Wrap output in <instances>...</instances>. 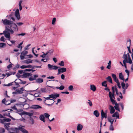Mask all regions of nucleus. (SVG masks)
<instances>
[{"label": "nucleus", "instance_id": "obj_1", "mask_svg": "<svg viewBox=\"0 0 133 133\" xmlns=\"http://www.w3.org/2000/svg\"><path fill=\"white\" fill-rule=\"evenodd\" d=\"M5 28V30L4 31V33L5 37L8 38V40H10V34H13L14 31L17 32L18 30V26L16 23L13 22L9 28H8L7 26H6Z\"/></svg>", "mask_w": 133, "mask_h": 133}, {"label": "nucleus", "instance_id": "obj_2", "mask_svg": "<svg viewBox=\"0 0 133 133\" xmlns=\"http://www.w3.org/2000/svg\"><path fill=\"white\" fill-rule=\"evenodd\" d=\"M10 125V123L4 124L5 128L9 132L11 131L17 132V130L19 129L23 133H28V132L27 130L23 128V127H24V126H20L18 128H10L9 126Z\"/></svg>", "mask_w": 133, "mask_h": 133}, {"label": "nucleus", "instance_id": "obj_3", "mask_svg": "<svg viewBox=\"0 0 133 133\" xmlns=\"http://www.w3.org/2000/svg\"><path fill=\"white\" fill-rule=\"evenodd\" d=\"M59 94H51L49 95V96L47 97H44V98L46 99L45 100V102L47 99H50L51 100L53 101L54 99H55L57 98L59 96Z\"/></svg>", "mask_w": 133, "mask_h": 133}, {"label": "nucleus", "instance_id": "obj_4", "mask_svg": "<svg viewBox=\"0 0 133 133\" xmlns=\"http://www.w3.org/2000/svg\"><path fill=\"white\" fill-rule=\"evenodd\" d=\"M111 76L114 81L117 83V85L118 88L120 89L121 88V86L120 85V83L118 79L117 78L116 75L114 74H112Z\"/></svg>", "mask_w": 133, "mask_h": 133}, {"label": "nucleus", "instance_id": "obj_5", "mask_svg": "<svg viewBox=\"0 0 133 133\" xmlns=\"http://www.w3.org/2000/svg\"><path fill=\"white\" fill-rule=\"evenodd\" d=\"M111 76L114 81L117 83V85L118 88L120 89L121 88V86L120 85V83L118 79L117 78L116 75L114 74H112Z\"/></svg>", "mask_w": 133, "mask_h": 133}, {"label": "nucleus", "instance_id": "obj_6", "mask_svg": "<svg viewBox=\"0 0 133 133\" xmlns=\"http://www.w3.org/2000/svg\"><path fill=\"white\" fill-rule=\"evenodd\" d=\"M2 21L3 24L5 25H11L13 22L12 21L7 19H5L4 20L2 19Z\"/></svg>", "mask_w": 133, "mask_h": 133}, {"label": "nucleus", "instance_id": "obj_7", "mask_svg": "<svg viewBox=\"0 0 133 133\" xmlns=\"http://www.w3.org/2000/svg\"><path fill=\"white\" fill-rule=\"evenodd\" d=\"M15 16L18 20L20 19V16L18 9H17L15 12Z\"/></svg>", "mask_w": 133, "mask_h": 133}, {"label": "nucleus", "instance_id": "obj_8", "mask_svg": "<svg viewBox=\"0 0 133 133\" xmlns=\"http://www.w3.org/2000/svg\"><path fill=\"white\" fill-rule=\"evenodd\" d=\"M19 114L22 115H26L29 116L30 117L32 116L34 114L32 112H29L25 111H23L22 112L20 113Z\"/></svg>", "mask_w": 133, "mask_h": 133}, {"label": "nucleus", "instance_id": "obj_9", "mask_svg": "<svg viewBox=\"0 0 133 133\" xmlns=\"http://www.w3.org/2000/svg\"><path fill=\"white\" fill-rule=\"evenodd\" d=\"M48 67L49 69L50 70H56L58 68V67L55 65H51L49 64L48 65Z\"/></svg>", "mask_w": 133, "mask_h": 133}, {"label": "nucleus", "instance_id": "obj_10", "mask_svg": "<svg viewBox=\"0 0 133 133\" xmlns=\"http://www.w3.org/2000/svg\"><path fill=\"white\" fill-rule=\"evenodd\" d=\"M30 108L32 109L37 110L42 108V107L38 105H33L30 107Z\"/></svg>", "mask_w": 133, "mask_h": 133}, {"label": "nucleus", "instance_id": "obj_11", "mask_svg": "<svg viewBox=\"0 0 133 133\" xmlns=\"http://www.w3.org/2000/svg\"><path fill=\"white\" fill-rule=\"evenodd\" d=\"M121 85L123 89H127L129 87V84L128 83H126L125 84L123 82H122L121 83Z\"/></svg>", "mask_w": 133, "mask_h": 133}, {"label": "nucleus", "instance_id": "obj_12", "mask_svg": "<svg viewBox=\"0 0 133 133\" xmlns=\"http://www.w3.org/2000/svg\"><path fill=\"white\" fill-rule=\"evenodd\" d=\"M101 118L102 120L104 118H107V114L104 113L103 110H101Z\"/></svg>", "mask_w": 133, "mask_h": 133}, {"label": "nucleus", "instance_id": "obj_13", "mask_svg": "<svg viewBox=\"0 0 133 133\" xmlns=\"http://www.w3.org/2000/svg\"><path fill=\"white\" fill-rule=\"evenodd\" d=\"M38 76L37 75H36L30 76L29 78V80L30 81H32L34 80H35L36 78L38 77Z\"/></svg>", "mask_w": 133, "mask_h": 133}, {"label": "nucleus", "instance_id": "obj_14", "mask_svg": "<svg viewBox=\"0 0 133 133\" xmlns=\"http://www.w3.org/2000/svg\"><path fill=\"white\" fill-rule=\"evenodd\" d=\"M31 75L32 74L31 73L24 72L22 75V76L24 78H26Z\"/></svg>", "mask_w": 133, "mask_h": 133}, {"label": "nucleus", "instance_id": "obj_15", "mask_svg": "<svg viewBox=\"0 0 133 133\" xmlns=\"http://www.w3.org/2000/svg\"><path fill=\"white\" fill-rule=\"evenodd\" d=\"M83 128V125L80 124H78L77 126V129L78 131H80Z\"/></svg>", "mask_w": 133, "mask_h": 133}, {"label": "nucleus", "instance_id": "obj_16", "mask_svg": "<svg viewBox=\"0 0 133 133\" xmlns=\"http://www.w3.org/2000/svg\"><path fill=\"white\" fill-rule=\"evenodd\" d=\"M109 107V109L110 110V113L111 114L114 113L115 111V110L114 107L111 105H110Z\"/></svg>", "mask_w": 133, "mask_h": 133}, {"label": "nucleus", "instance_id": "obj_17", "mask_svg": "<svg viewBox=\"0 0 133 133\" xmlns=\"http://www.w3.org/2000/svg\"><path fill=\"white\" fill-rule=\"evenodd\" d=\"M45 117L43 115H41L39 117V118L40 120L43 121L44 122H45Z\"/></svg>", "mask_w": 133, "mask_h": 133}, {"label": "nucleus", "instance_id": "obj_18", "mask_svg": "<svg viewBox=\"0 0 133 133\" xmlns=\"http://www.w3.org/2000/svg\"><path fill=\"white\" fill-rule=\"evenodd\" d=\"M119 78L123 80V81H125L122 72H121L119 74Z\"/></svg>", "mask_w": 133, "mask_h": 133}, {"label": "nucleus", "instance_id": "obj_19", "mask_svg": "<svg viewBox=\"0 0 133 133\" xmlns=\"http://www.w3.org/2000/svg\"><path fill=\"white\" fill-rule=\"evenodd\" d=\"M32 60L30 59H27L24 61V62L26 64L32 63Z\"/></svg>", "mask_w": 133, "mask_h": 133}, {"label": "nucleus", "instance_id": "obj_20", "mask_svg": "<svg viewBox=\"0 0 133 133\" xmlns=\"http://www.w3.org/2000/svg\"><path fill=\"white\" fill-rule=\"evenodd\" d=\"M90 89L93 92H94L96 90V88L94 85H90Z\"/></svg>", "mask_w": 133, "mask_h": 133}, {"label": "nucleus", "instance_id": "obj_21", "mask_svg": "<svg viewBox=\"0 0 133 133\" xmlns=\"http://www.w3.org/2000/svg\"><path fill=\"white\" fill-rule=\"evenodd\" d=\"M41 91V94L42 93H45L47 92L46 88H41L40 89V91Z\"/></svg>", "mask_w": 133, "mask_h": 133}, {"label": "nucleus", "instance_id": "obj_22", "mask_svg": "<svg viewBox=\"0 0 133 133\" xmlns=\"http://www.w3.org/2000/svg\"><path fill=\"white\" fill-rule=\"evenodd\" d=\"M108 121L111 124H113L114 119L112 118L111 117H108Z\"/></svg>", "mask_w": 133, "mask_h": 133}, {"label": "nucleus", "instance_id": "obj_23", "mask_svg": "<svg viewBox=\"0 0 133 133\" xmlns=\"http://www.w3.org/2000/svg\"><path fill=\"white\" fill-rule=\"evenodd\" d=\"M126 55H127V56L128 57V60H129V63L130 64L132 63V61L131 58H130L129 53H128Z\"/></svg>", "mask_w": 133, "mask_h": 133}, {"label": "nucleus", "instance_id": "obj_24", "mask_svg": "<svg viewBox=\"0 0 133 133\" xmlns=\"http://www.w3.org/2000/svg\"><path fill=\"white\" fill-rule=\"evenodd\" d=\"M94 114L97 117H98L99 113L97 110H95L94 112Z\"/></svg>", "mask_w": 133, "mask_h": 133}, {"label": "nucleus", "instance_id": "obj_25", "mask_svg": "<svg viewBox=\"0 0 133 133\" xmlns=\"http://www.w3.org/2000/svg\"><path fill=\"white\" fill-rule=\"evenodd\" d=\"M122 58L124 59L123 61H128V57L126 54H123Z\"/></svg>", "mask_w": 133, "mask_h": 133}, {"label": "nucleus", "instance_id": "obj_26", "mask_svg": "<svg viewBox=\"0 0 133 133\" xmlns=\"http://www.w3.org/2000/svg\"><path fill=\"white\" fill-rule=\"evenodd\" d=\"M58 70H59L62 73L66 71V68H61L58 69Z\"/></svg>", "mask_w": 133, "mask_h": 133}, {"label": "nucleus", "instance_id": "obj_27", "mask_svg": "<svg viewBox=\"0 0 133 133\" xmlns=\"http://www.w3.org/2000/svg\"><path fill=\"white\" fill-rule=\"evenodd\" d=\"M41 91H38V93H35L34 95V96L35 97H39L41 96Z\"/></svg>", "mask_w": 133, "mask_h": 133}, {"label": "nucleus", "instance_id": "obj_28", "mask_svg": "<svg viewBox=\"0 0 133 133\" xmlns=\"http://www.w3.org/2000/svg\"><path fill=\"white\" fill-rule=\"evenodd\" d=\"M108 81L111 83H112V80L111 77L110 76H109L107 77L106 78Z\"/></svg>", "mask_w": 133, "mask_h": 133}, {"label": "nucleus", "instance_id": "obj_29", "mask_svg": "<svg viewBox=\"0 0 133 133\" xmlns=\"http://www.w3.org/2000/svg\"><path fill=\"white\" fill-rule=\"evenodd\" d=\"M114 94H113L110 91L109 92V96L110 97V96L111 97V98H114L115 99V97H114Z\"/></svg>", "mask_w": 133, "mask_h": 133}, {"label": "nucleus", "instance_id": "obj_30", "mask_svg": "<svg viewBox=\"0 0 133 133\" xmlns=\"http://www.w3.org/2000/svg\"><path fill=\"white\" fill-rule=\"evenodd\" d=\"M43 79L40 78H38L36 80V82L39 83H42L43 82Z\"/></svg>", "mask_w": 133, "mask_h": 133}, {"label": "nucleus", "instance_id": "obj_31", "mask_svg": "<svg viewBox=\"0 0 133 133\" xmlns=\"http://www.w3.org/2000/svg\"><path fill=\"white\" fill-rule=\"evenodd\" d=\"M115 106L114 107L115 109L118 110L119 111H120V110L119 108V104L118 103H116L115 104Z\"/></svg>", "mask_w": 133, "mask_h": 133}, {"label": "nucleus", "instance_id": "obj_32", "mask_svg": "<svg viewBox=\"0 0 133 133\" xmlns=\"http://www.w3.org/2000/svg\"><path fill=\"white\" fill-rule=\"evenodd\" d=\"M22 1V0L20 1L19 2L18 5L19 7V9L20 11L22 10V7L21 5Z\"/></svg>", "mask_w": 133, "mask_h": 133}, {"label": "nucleus", "instance_id": "obj_33", "mask_svg": "<svg viewBox=\"0 0 133 133\" xmlns=\"http://www.w3.org/2000/svg\"><path fill=\"white\" fill-rule=\"evenodd\" d=\"M111 61H109L108 63V65L107 66V68L108 69H110L111 66Z\"/></svg>", "mask_w": 133, "mask_h": 133}, {"label": "nucleus", "instance_id": "obj_34", "mask_svg": "<svg viewBox=\"0 0 133 133\" xmlns=\"http://www.w3.org/2000/svg\"><path fill=\"white\" fill-rule=\"evenodd\" d=\"M110 98L111 102L113 104H115L116 103H116V101L114 100L113 98H111V97L110 96Z\"/></svg>", "mask_w": 133, "mask_h": 133}, {"label": "nucleus", "instance_id": "obj_35", "mask_svg": "<svg viewBox=\"0 0 133 133\" xmlns=\"http://www.w3.org/2000/svg\"><path fill=\"white\" fill-rule=\"evenodd\" d=\"M127 63H129V60H128V61H123V63L124 66L125 68L126 69L127 68V64H126Z\"/></svg>", "mask_w": 133, "mask_h": 133}, {"label": "nucleus", "instance_id": "obj_36", "mask_svg": "<svg viewBox=\"0 0 133 133\" xmlns=\"http://www.w3.org/2000/svg\"><path fill=\"white\" fill-rule=\"evenodd\" d=\"M5 101H6V99L5 98L2 100V102L3 103L6 105H9L10 104V103H7V101L6 102V103H5Z\"/></svg>", "mask_w": 133, "mask_h": 133}, {"label": "nucleus", "instance_id": "obj_37", "mask_svg": "<svg viewBox=\"0 0 133 133\" xmlns=\"http://www.w3.org/2000/svg\"><path fill=\"white\" fill-rule=\"evenodd\" d=\"M35 48H33L32 49V52L34 54L35 56L36 57H37L38 56V54H36L35 52H36V53L37 52V51L36 50L35 51V52H34V49Z\"/></svg>", "mask_w": 133, "mask_h": 133}, {"label": "nucleus", "instance_id": "obj_38", "mask_svg": "<svg viewBox=\"0 0 133 133\" xmlns=\"http://www.w3.org/2000/svg\"><path fill=\"white\" fill-rule=\"evenodd\" d=\"M17 81L18 82H19L20 81V83H21V84H25L26 83V82L25 81H22L20 79H17Z\"/></svg>", "mask_w": 133, "mask_h": 133}, {"label": "nucleus", "instance_id": "obj_39", "mask_svg": "<svg viewBox=\"0 0 133 133\" xmlns=\"http://www.w3.org/2000/svg\"><path fill=\"white\" fill-rule=\"evenodd\" d=\"M106 82H107V81H105L103 82H102V85L103 86L105 87H107V84L106 83Z\"/></svg>", "mask_w": 133, "mask_h": 133}, {"label": "nucleus", "instance_id": "obj_40", "mask_svg": "<svg viewBox=\"0 0 133 133\" xmlns=\"http://www.w3.org/2000/svg\"><path fill=\"white\" fill-rule=\"evenodd\" d=\"M87 103L89 104L90 106L91 107L92 105V104L90 100L89 99L88 100Z\"/></svg>", "mask_w": 133, "mask_h": 133}, {"label": "nucleus", "instance_id": "obj_41", "mask_svg": "<svg viewBox=\"0 0 133 133\" xmlns=\"http://www.w3.org/2000/svg\"><path fill=\"white\" fill-rule=\"evenodd\" d=\"M109 130L111 131L114 130V128L112 124H111L109 127Z\"/></svg>", "mask_w": 133, "mask_h": 133}, {"label": "nucleus", "instance_id": "obj_42", "mask_svg": "<svg viewBox=\"0 0 133 133\" xmlns=\"http://www.w3.org/2000/svg\"><path fill=\"white\" fill-rule=\"evenodd\" d=\"M74 88L72 85H70L68 87V89L69 90L72 91L73 90Z\"/></svg>", "mask_w": 133, "mask_h": 133}, {"label": "nucleus", "instance_id": "obj_43", "mask_svg": "<svg viewBox=\"0 0 133 133\" xmlns=\"http://www.w3.org/2000/svg\"><path fill=\"white\" fill-rule=\"evenodd\" d=\"M28 51H22L21 53V54L25 56V55L28 53Z\"/></svg>", "mask_w": 133, "mask_h": 133}, {"label": "nucleus", "instance_id": "obj_44", "mask_svg": "<svg viewBox=\"0 0 133 133\" xmlns=\"http://www.w3.org/2000/svg\"><path fill=\"white\" fill-rule=\"evenodd\" d=\"M44 116H45V117L46 118H48L50 116V115L48 113H46L44 114Z\"/></svg>", "mask_w": 133, "mask_h": 133}, {"label": "nucleus", "instance_id": "obj_45", "mask_svg": "<svg viewBox=\"0 0 133 133\" xmlns=\"http://www.w3.org/2000/svg\"><path fill=\"white\" fill-rule=\"evenodd\" d=\"M119 114L118 112H116L112 116V117H116L117 116V115Z\"/></svg>", "mask_w": 133, "mask_h": 133}, {"label": "nucleus", "instance_id": "obj_46", "mask_svg": "<svg viewBox=\"0 0 133 133\" xmlns=\"http://www.w3.org/2000/svg\"><path fill=\"white\" fill-rule=\"evenodd\" d=\"M11 109H15L16 110V111H21V110L20 109L19 110H18L17 109V108H16V107L15 106H14L13 107H11Z\"/></svg>", "mask_w": 133, "mask_h": 133}, {"label": "nucleus", "instance_id": "obj_47", "mask_svg": "<svg viewBox=\"0 0 133 133\" xmlns=\"http://www.w3.org/2000/svg\"><path fill=\"white\" fill-rule=\"evenodd\" d=\"M4 120L5 122H7L10 121L11 119L9 118H5L4 119Z\"/></svg>", "mask_w": 133, "mask_h": 133}, {"label": "nucleus", "instance_id": "obj_48", "mask_svg": "<svg viewBox=\"0 0 133 133\" xmlns=\"http://www.w3.org/2000/svg\"><path fill=\"white\" fill-rule=\"evenodd\" d=\"M49 59V58L47 57V58H44L41 59V61H43L44 62H46Z\"/></svg>", "mask_w": 133, "mask_h": 133}, {"label": "nucleus", "instance_id": "obj_49", "mask_svg": "<svg viewBox=\"0 0 133 133\" xmlns=\"http://www.w3.org/2000/svg\"><path fill=\"white\" fill-rule=\"evenodd\" d=\"M58 65L61 66H64V62L62 61L60 63H58Z\"/></svg>", "mask_w": 133, "mask_h": 133}, {"label": "nucleus", "instance_id": "obj_50", "mask_svg": "<svg viewBox=\"0 0 133 133\" xmlns=\"http://www.w3.org/2000/svg\"><path fill=\"white\" fill-rule=\"evenodd\" d=\"M25 56L24 55H23L21 54L20 56L21 59V60H23L25 58H25Z\"/></svg>", "mask_w": 133, "mask_h": 133}, {"label": "nucleus", "instance_id": "obj_51", "mask_svg": "<svg viewBox=\"0 0 133 133\" xmlns=\"http://www.w3.org/2000/svg\"><path fill=\"white\" fill-rule=\"evenodd\" d=\"M0 40L1 41L5 42V39L4 38V37L3 36H2L0 39Z\"/></svg>", "mask_w": 133, "mask_h": 133}, {"label": "nucleus", "instance_id": "obj_52", "mask_svg": "<svg viewBox=\"0 0 133 133\" xmlns=\"http://www.w3.org/2000/svg\"><path fill=\"white\" fill-rule=\"evenodd\" d=\"M5 44L4 43H0V48H3L5 45Z\"/></svg>", "mask_w": 133, "mask_h": 133}, {"label": "nucleus", "instance_id": "obj_53", "mask_svg": "<svg viewBox=\"0 0 133 133\" xmlns=\"http://www.w3.org/2000/svg\"><path fill=\"white\" fill-rule=\"evenodd\" d=\"M5 132L4 129L3 128H1L0 132L1 133H3Z\"/></svg>", "mask_w": 133, "mask_h": 133}, {"label": "nucleus", "instance_id": "obj_54", "mask_svg": "<svg viewBox=\"0 0 133 133\" xmlns=\"http://www.w3.org/2000/svg\"><path fill=\"white\" fill-rule=\"evenodd\" d=\"M56 19L55 18H53L52 23V24L54 25L56 21Z\"/></svg>", "mask_w": 133, "mask_h": 133}, {"label": "nucleus", "instance_id": "obj_55", "mask_svg": "<svg viewBox=\"0 0 133 133\" xmlns=\"http://www.w3.org/2000/svg\"><path fill=\"white\" fill-rule=\"evenodd\" d=\"M64 88V87L63 85H61L59 87H58V89L60 90H62Z\"/></svg>", "mask_w": 133, "mask_h": 133}, {"label": "nucleus", "instance_id": "obj_56", "mask_svg": "<svg viewBox=\"0 0 133 133\" xmlns=\"http://www.w3.org/2000/svg\"><path fill=\"white\" fill-rule=\"evenodd\" d=\"M13 82H13L12 83H9L8 84H4L3 85L4 86H11L12 85V83Z\"/></svg>", "mask_w": 133, "mask_h": 133}, {"label": "nucleus", "instance_id": "obj_57", "mask_svg": "<svg viewBox=\"0 0 133 133\" xmlns=\"http://www.w3.org/2000/svg\"><path fill=\"white\" fill-rule=\"evenodd\" d=\"M16 24L18 26H21L23 24V23L22 22H17Z\"/></svg>", "mask_w": 133, "mask_h": 133}, {"label": "nucleus", "instance_id": "obj_58", "mask_svg": "<svg viewBox=\"0 0 133 133\" xmlns=\"http://www.w3.org/2000/svg\"><path fill=\"white\" fill-rule=\"evenodd\" d=\"M26 34L25 33H22L20 34H18L16 35V36H24Z\"/></svg>", "mask_w": 133, "mask_h": 133}, {"label": "nucleus", "instance_id": "obj_59", "mask_svg": "<svg viewBox=\"0 0 133 133\" xmlns=\"http://www.w3.org/2000/svg\"><path fill=\"white\" fill-rule=\"evenodd\" d=\"M53 102L52 103H51L50 104H47L45 102H44V103L45 105H48V106H51L53 105V103H54L55 102V101L54 100H53Z\"/></svg>", "mask_w": 133, "mask_h": 133}, {"label": "nucleus", "instance_id": "obj_60", "mask_svg": "<svg viewBox=\"0 0 133 133\" xmlns=\"http://www.w3.org/2000/svg\"><path fill=\"white\" fill-rule=\"evenodd\" d=\"M125 72L127 73L128 76L129 77V71L127 69H126L125 70Z\"/></svg>", "mask_w": 133, "mask_h": 133}, {"label": "nucleus", "instance_id": "obj_61", "mask_svg": "<svg viewBox=\"0 0 133 133\" xmlns=\"http://www.w3.org/2000/svg\"><path fill=\"white\" fill-rule=\"evenodd\" d=\"M12 64H9L7 67V68L9 69H10V68H12Z\"/></svg>", "mask_w": 133, "mask_h": 133}, {"label": "nucleus", "instance_id": "obj_62", "mask_svg": "<svg viewBox=\"0 0 133 133\" xmlns=\"http://www.w3.org/2000/svg\"><path fill=\"white\" fill-rule=\"evenodd\" d=\"M17 92H18V94H20L23 93L22 92V91L19 89H17Z\"/></svg>", "mask_w": 133, "mask_h": 133}, {"label": "nucleus", "instance_id": "obj_63", "mask_svg": "<svg viewBox=\"0 0 133 133\" xmlns=\"http://www.w3.org/2000/svg\"><path fill=\"white\" fill-rule=\"evenodd\" d=\"M53 52V50H49L48 51L46 52V54L47 55L48 53H50L51 54V53H52Z\"/></svg>", "mask_w": 133, "mask_h": 133}, {"label": "nucleus", "instance_id": "obj_64", "mask_svg": "<svg viewBox=\"0 0 133 133\" xmlns=\"http://www.w3.org/2000/svg\"><path fill=\"white\" fill-rule=\"evenodd\" d=\"M119 104L121 107L122 110H123L124 108V106L123 104L122 103H120Z\"/></svg>", "mask_w": 133, "mask_h": 133}]
</instances>
